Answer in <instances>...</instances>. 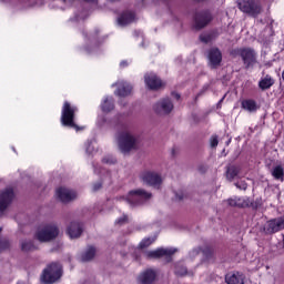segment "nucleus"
<instances>
[{"mask_svg": "<svg viewBox=\"0 0 284 284\" xmlns=\"http://www.w3.org/2000/svg\"><path fill=\"white\" fill-rule=\"evenodd\" d=\"M176 248H158L155 251H151L148 253V256L150 258H161V256H172V254H175Z\"/></svg>", "mask_w": 284, "mask_h": 284, "instance_id": "nucleus-19", "label": "nucleus"}, {"mask_svg": "<svg viewBox=\"0 0 284 284\" xmlns=\"http://www.w3.org/2000/svg\"><path fill=\"white\" fill-rule=\"evenodd\" d=\"M98 125H99L100 128H103V125H105V118L99 116V118H98Z\"/></svg>", "mask_w": 284, "mask_h": 284, "instance_id": "nucleus-38", "label": "nucleus"}, {"mask_svg": "<svg viewBox=\"0 0 284 284\" xmlns=\"http://www.w3.org/2000/svg\"><path fill=\"white\" fill-rule=\"evenodd\" d=\"M274 83H275L274 78H272V75H270V74H266L264 78L260 79L258 88H260V90L265 92V90H270V88H272V85H274Z\"/></svg>", "mask_w": 284, "mask_h": 284, "instance_id": "nucleus-23", "label": "nucleus"}, {"mask_svg": "<svg viewBox=\"0 0 284 284\" xmlns=\"http://www.w3.org/2000/svg\"><path fill=\"white\" fill-rule=\"evenodd\" d=\"M226 203L231 207H247V205H250V199H247V197H233V199H229L226 201Z\"/></svg>", "mask_w": 284, "mask_h": 284, "instance_id": "nucleus-22", "label": "nucleus"}, {"mask_svg": "<svg viewBox=\"0 0 284 284\" xmlns=\"http://www.w3.org/2000/svg\"><path fill=\"white\" fill-rule=\"evenodd\" d=\"M89 1V3H95L97 0H85Z\"/></svg>", "mask_w": 284, "mask_h": 284, "instance_id": "nucleus-46", "label": "nucleus"}, {"mask_svg": "<svg viewBox=\"0 0 284 284\" xmlns=\"http://www.w3.org/2000/svg\"><path fill=\"white\" fill-rule=\"evenodd\" d=\"M82 232H83V227L79 222H72L67 229V234H69L70 239H79Z\"/></svg>", "mask_w": 284, "mask_h": 284, "instance_id": "nucleus-18", "label": "nucleus"}, {"mask_svg": "<svg viewBox=\"0 0 284 284\" xmlns=\"http://www.w3.org/2000/svg\"><path fill=\"white\" fill-rule=\"evenodd\" d=\"M98 190H101V183L93 184V192H98Z\"/></svg>", "mask_w": 284, "mask_h": 284, "instance_id": "nucleus-43", "label": "nucleus"}, {"mask_svg": "<svg viewBox=\"0 0 284 284\" xmlns=\"http://www.w3.org/2000/svg\"><path fill=\"white\" fill-rule=\"evenodd\" d=\"M57 236H59V229L54 224L40 226L36 233V239H38L40 243H48L57 239Z\"/></svg>", "mask_w": 284, "mask_h": 284, "instance_id": "nucleus-5", "label": "nucleus"}, {"mask_svg": "<svg viewBox=\"0 0 284 284\" xmlns=\"http://www.w3.org/2000/svg\"><path fill=\"white\" fill-rule=\"evenodd\" d=\"M140 179L143 183H146V185H152V187H159V185L163 183V178L155 171H143Z\"/></svg>", "mask_w": 284, "mask_h": 284, "instance_id": "nucleus-8", "label": "nucleus"}, {"mask_svg": "<svg viewBox=\"0 0 284 284\" xmlns=\"http://www.w3.org/2000/svg\"><path fill=\"white\" fill-rule=\"evenodd\" d=\"M54 3L59 6V3H61V0H54Z\"/></svg>", "mask_w": 284, "mask_h": 284, "instance_id": "nucleus-45", "label": "nucleus"}, {"mask_svg": "<svg viewBox=\"0 0 284 284\" xmlns=\"http://www.w3.org/2000/svg\"><path fill=\"white\" fill-rule=\"evenodd\" d=\"M155 241H156V237H145L140 242L139 248L145 250V247H150V245H152V243H154Z\"/></svg>", "mask_w": 284, "mask_h": 284, "instance_id": "nucleus-28", "label": "nucleus"}, {"mask_svg": "<svg viewBox=\"0 0 284 284\" xmlns=\"http://www.w3.org/2000/svg\"><path fill=\"white\" fill-rule=\"evenodd\" d=\"M63 276V267L59 263L50 264L42 273L41 281L45 284L57 283Z\"/></svg>", "mask_w": 284, "mask_h": 284, "instance_id": "nucleus-4", "label": "nucleus"}, {"mask_svg": "<svg viewBox=\"0 0 284 284\" xmlns=\"http://www.w3.org/2000/svg\"><path fill=\"white\" fill-rule=\"evenodd\" d=\"M211 143V148H216V145H219V138H216V135H213L210 140Z\"/></svg>", "mask_w": 284, "mask_h": 284, "instance_id": "nucleus-36", "label": "nucleus"}, {"mask_svg": "<svg viewBox=\"0 0 284 284\" xmlns=\"http://www.w3.org/2000/svg\"><path fill=\"white\" fill-rule=\"evenodd\" d=\"M236 52L244 61V63L250 65V49H239Z\"/></svg>", "mask_w": 284, "mask_h": 284, "instance_id": "nucleus-27", "label": "nucleus"}, {"mask_svg": "<svg viewBox=\"0 0 284 284\" xmlns=\"http://www.w3.org/2000/svg\"><path fill=\"white\" fill-rule=\"evenodd\" d=\"M153 110L156 114H170L174 110V104L170 99H162L153 105Z\"/></svg>", "mask_w": 284, "mask_h": 284, "instance_id": "nucleus-10", "label": "nucleus"}, {"mask_svg": "<svg viewBox=\"0 0 284 284\" xmlns=\"http://www.w3.org/2000/svg\"><path fill=\"white\" fill-rule=\"evenodd\" d=\"M133 21H136V16L132 11L123 12L118 18V23L120 26H128L129 23H133Z\"/></svg>", "mask_w": 284, "mask_h": 284, "instance_id": "nucleus-21", "label": "nucleus"}, {"mask_svg": "<svg viewBox=\"0 0 284 284\" xmlns=\"http://www.w3.org/2000/svg\"><path fill=\"white\" fill-rule=\"evenodd\" d=\"M79 112L75 105H71L69 102H64L61 113V123L65 128H73V130H79L77 123H74V114Z\"/></svg>", "mask_w": 284, "mask_h": 284, "instance_id": "nucleus-3", "label": "nucleus"}, {"mask_svg": "<svg viewBox=\"0 0 284 284\" xmlns=\"http://www.w3.org/2000/svg\"><path fill=\"white\" fill-rule=\"evenodd\" d=\"M94 256H97V248L89 246L88 250L82 253L81 261L88 263V261H92Z\"/></svg>", "mask_w": 284, "mask_h": 284, "instance_id": "nucleus-25", "label": "nucleus"}, {"mask_svg": "<svg viewBox=\"0 0 284 284\" xmlns=\"http://www.w3.org/2000/svg\"><path fill=\"white\" fill-rule=\"evenodd\" d=\"M261 205V202H251V207H253V210H257L258 206Z\"/></svg>", "mask_w": 284, "mask_h": 284, "instance_id": "nucleus-42", "label": "nucleus"}, {"mask_svg": "<svg viewBox=\"0 0 284 284\" xmlns=\"http://www.w3.org/2000/svg\"><path fill=\"white\" fill-rule=\"evenodd\" d=\"M256 61V58L254 57V50H250V63H254Z\"/></svg>", "mask_w": 284, "mask_h": 284, "instance_id": "nucleus-39", "label": "nucleus"}, {"mask_svg": "<svg viewBox=\"0 0 284 284\" xmlns=\"http://www.w3.org/2000/svg\"><path fill=\"white\" fill-rule=\"evenodd\" d=\"M258 109V104H256V101L250 100V112H256Z\"/></svg>", "mask_w": 284, "mask_h": 284, "instance_id": "nucleus-35", "label": "nucleus"}, {"mask_svg": "<svg viewBox=\"0 0 284 284\" xmlns=\"http://www.w3.org/2000/svg\"><path fill=\"white\" fill-rule=\"evenodd\" d=\"M116 225H125L128 223V215H122L115 221Z\"/></svg>", "mask_w": 284, "mask_h": 284, "instance_id": "nucleus-33", "label": "nucleus"}, {"mask_svg": "<svg viewBox=\"0 0 284 284\" xmlns=\"http://www.w3.org/2000/svg\"><path fill=\"white\" fill-rule=\"evenodd\" d=\"M55 196H58L62 203H70V201H74V199H77V192L67 187H59L55 191Z\"/></svg>", "mask_w": 284, "mask_h": 284, "instance_id": "nucleus-11", "label": "nucleus"}, {"mask_svg": "<svg viewBox=\"0 0 284 284\" xmlns=\"http://www.w3.org/2000/svg\"><path fill=\"white\" fill-rule=\"evenodd\" d=\"M175 274L176 276H185V274H187V268H185L183 265H176Z\"/></svg>", "mask_w": 284, "mask_h": 284, "instance_id": "nucleus-32", "label": "nucleus"}, {"mask_svg": "<svg viewBox=\"0 0 284 284\" xmlns=\"http://www.w3.org/2000/svg\"><path fill=\"white\" fill-rule=\"evenodd\" d=\"M97 151V141L91 140L85 143V152L87 154H94Z\"/></svg>", "mask_w": 284, "mask_h": 284, "instance_id": "nucleus-29", "label": "nucleus"}, {"mask_svg": "<svg viewBox=\"0 0 284 284\" xmlns=\"http://www.w3.org/2000/svg\"><path fill=\"white\" fill-rule=\"evenodd\" d=\"M284 230V215L271 219L266 221L263 226L264 234L272 236V234H278V232H283Z\"/></svg>", "mask_w": 284, "mask_h": 284, "instance_id": "nucleus-7", "label": "nucleus"}, {"mask_svg": "<svg viewBox=\"0 0 284 284\" xmlns=\"http://www.w3.org/2000/svg\"><path fill=\"white\" fill-rule=\"evenodd\" d=\"M118 145L122 154H128V152L136 150L139 146V138L132 135L129 131H124L118 136Z\"/></svg>", "mask_w": 284, "mask_h": 284, "instance_id": "nucleus-1", "label": "nucleus"}, {"mask_svg": "<svg viewBox=\"0 0 284 284\" xmlns=\"http://www.w3.org/2000/svg\"><path fill=\"white\" fill-rule=\"evenodd\" d=\"M176 199L181 200L182 197L181 196H176Z\"/></svg>", "mask_w": 284, "mask_h": 284, "instance_id": "nucleus-48", "label": "nucleus"}, {"mask_svg": "<svg viewBox=\"0 0 284 284\" xmlns=\"http://www.w3.org/2000/svg\"><path fill=\"white\" fill-rule=\"evenodd\" d=\"M102 161L103 163H106V164L116 163V160L114 158H104Z\"/></svg>", "mask_w": 284, "mask_h": 284, "instance_id": "nucleus-37", "label": "nucleus"}, {"mask_svg": "<svg viewBox=\"0 0 284 284\" xmlns=\"http://www.w3.org/2000/svg\"><path fill=\"white\" fill-rule=\"evenodd\" d=\"M14 199V192L12 189H6L0 192V214H3L8 207H10V203Z\"/></svg>", "mask_w": 284, "mask_h": 284, "instance_id": "nucleus-9", "label": "nucleus"}, {"mask_svg": "<svg viewBox=\"0 0 284 284\" xmlns=\"http://www.w3.org/2000/svg\"><path fill=\"white\" fill-rule=\"evenodd\" d=\"M175 97H176V99H181V95H179V94H175Z\"/></svg>", "mask_w": 284, "mask_h": 284, "instance_id": "nucleus-47", "label": "nucleus"}, {"mask_svg": "<svg viewBox=\"0 0 284 284\" xmlns=\"http://www.w3.org/2000/svg\"><path fill=\"white\" fill-rule=\"evenodd\" d=\"M242 108H243L244 110H250V100L243 101V102H242Z\"/></svg>", "mask_w": 284, "mask_h": 284, "instance_id": "nucleus-40", "label": "nucleus"}, {"mask_svg": "<svg viewBox=\"0 0 284 284\" xmlns=\"http://www.w3.org/2000/svg\"><path fill=\"white\" fill-rule=\"evenodd\" d=\"M118 90L115 91L116 97H129L132 94V84L121 80L116 82Z\"/></svg>", "mask_w": 284, "mask_h": 284, "instance_id": "nucleus-17", "label": "nucleus"}, {"mask_svg": "<svg viewBox=\"0 0 284 284\" xmlns=\"http://www.w3.org/2000/svg\"><path fill=\"white\" fill-rule=\"evenodd\" d=\"M210 21H212V14L209 11H204L196 14L194 26L196 30H201L202 28H205Z\"/></svg>", "mask_w": 284, "mask_h": 284, "instance_id": "nucleus-14", "label": "nucleus"}, {"mask_svg": "<svg viewBox=\"0 0 284 284\" xmlns=\"http://www.w3.org/2000/svg\"><path fill=\"white\" fill-rule=\"evenodd\" d=\"M0 232H1V227H0ZM7 247H8V242L1 241L0 242V250H6Z\"/></svg>", "mask_w": 284, "mask_h": 284, "instance_id": "nucleus-41", "label": "nucleus"}, {"mask_svg": "<svg viewBox=\"0 0 284 284\" xmlns=\"http://www.w3.org/2000/svg\"><path fill=\"white\" fill-rule=\"evenodd\" d=\"M209 59V65L211 68H216L217 65H221V61H223V54L217 48H213L207 53Z\"/></svg>", "mask_w": 284, "mask_h": 284, "instance_id": "nucleus-13", "label": "nucleus"}, {"mask_svg": "<svg viewBox=\"0 0 284 284\" xmlns=\"http://www.w3.org/2000/svg\"><path fill=\"white\" fill-rule=\"evenodd\" d=\"M144 83L149 90H160V88H163V82L154 73H146L144 75Z\"/></svg>", "mask_w": 284, "mask_h": 284, "instance_id": "nucleus-12", "label": "nucleus"}, {"mask_svg": "<svg viewBox=\"0 0 284 284\" xmlns=\"http://www.w3.org/2000/svg\"><path fill=\"white\" fill-rule=\"evenodd\" d=\"M272 175L276 181H284V170L283 166L277 165L273 169Z\"/></svg>", "mask_w": 284, "mask_h": 284, "instance_id": "nucleus-26", "label": "nucleus"}, {"mask_svg": "<svg viewBox=\"0 0 284 284\" xmlns=\"http://www.w3.org/2000/svg\"><path fill=\"white\" fill-rule=\"evenodd\" d=\"M120 65H121V68H125V65H128V62H126V61H122V62L120 63Z\"/></svg>", "mask_w": 284, "mask_h": 284, "instance_id": "nucleus-44", "label": "nucleus"}, {"mask_svg": "<svg viewBox=\"0 0 284 284\" xmlns=\"http://www.w3.org/2000/svg\"><path fill=\"white\" fill-rule=\"evenodd\" d=\"M239 8L245 14H250V0H239Z\"/></svg>", "mask_w": 284, "mask_h": 284, "instance_id": "nucleus-30", "label": "nucleus"}, {"mask_svg": "<svg viewBox=\"0 0 284 284\" xmlns=\"http://www.w3.org/2000/svg\"><path fill=\"white\" fill-rule=\"evenodd\" d=\"M152 199V193L143 189L132 190L126 196L120 197V201H124L129 205H141L144 201H150Z\"/></svg>", "mask_w": 284, "mask_h": 284, "instance_id": "nucleus-2", "label": "nucleus"}, {"mask_svg": "<svg viewBox=\"0 0 284 284\" xmlns=\"http://www.w3.org/2000/svg\"><path fill=\"white\" fill-rule=\"evenodd\" d=\"M21 248L23 252H32V250H34V243H32V241H23Z\"/></svg>", "mask_w": 284, "mask_h": 284, "instance_id": "nucleus-31", "label": "nucleus"}, {"mask_svg": "<svg viewBox=\"0 0 284 284\" xmlns=\"http://www.w3.org/2000/svg\"><path fill=\"white\" fill-rule=\"evenodd\" d=\"M156 281V272L154 270L143 271L138 277L140 284H152Z\"/></svg>", "mask_w": 284, "mask_h": 284, "instance_id": "nucleus-15", "label": "nucleus"}, {"mask_svg": "<svg viewBox=\"0 0 284 284\" xmlns=\"http://www.w3.org/2000/svg\"><path fill=\"white\" fill-rule=\"evenodd\" d=\"M200 40L203 43H210V41H212V36H210V34H202V36H200Z\"/></svg>", "mask_w": 284, "mask_h": 284, "instance_id": "nucleus-34", "label": "nucleus"}, {"mask_svg": "<svg viewBox=\"0 0 284 284\" xmlns=\"http://www.w3.org/2000/svg\"><path fill=\"white\" fill-rule=\"evenodd\" d=\"M262 12H264L263 2L261 0H250V17L258 19Z\"/></svg>", "mask_w": 284, "mask_h": 284, "instance_id": "nucleus-16", "label": "nucleus"}, {"mask_svg": "<svg viewBox=\"0 0 284 284\" xmlns=\"http://www.w3.org/2000/svg\"><path fill=\"white\" fill-rule=\"evenodd\" d=\"M225 281L227 284H245V275L240 272L229 273Z\"/></svg>", "mask_w": 284, "mask_h": 284, "instance_id": "nucleus-20", "label": "nucleus"}, {"mask_svg": "<svg viewBox=\"0 0 284 284\" xmlns=\"http://www.w3.org/2000/svg\"><path fill=\"white\" fill-rule=\"evenodd\" d=\"M243 169L241 166H229L226 169V179L227 181H233L234 179H239V181L235 183V186L239 190H247V183L245 182V180H243Z\"/></svg>", "mask_w": 284, "mask_h": 284, "instance_id": "nucleus-6", "label": "nucleus"}, {"mask_svg": "<svg viewBox=\"0 0 284 284\" xmlns=\"http://www.w3.org/2000/svg\"><path fill=\"white\" fill-rule=\"evenodd\" d=\"M101 110L104 113L112 112L114 110V99L106 97L101 103Z\"/></svg>", "mask_w": 284, "mask_h": 284, "instance_id": "nucleus-24", "label": "nucleus"}]
</instances>
